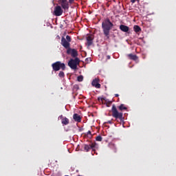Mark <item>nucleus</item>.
<instances>
[{"instance_id":"20e7f679","label":"nucleus","mask_w":176,"mask_h":176,"mask_svg":"<svg viewBox=\"0 0 176 176\" xmlns=\"http://www.w3.org/2000/svg\"><path fill=\"white\" fill-rule=\"evenodd\" d=\"M79 64V58H76L75 59H71L68 62V65L72 69H76L78 68V65Z\"/></svg>"},{"instance_id":"b1692460","label":"nucleus","mask_w":176,"mask_h":176,"mask_svg":"<svg viewBox=\"0 0 176 176\" xmlns=\"http://www.w3.org/2000/svg\"><path fill=\"white\" fill-rule=\"evenodd\" d=\"M131 2H132V3H134L135 2V0H131Z\"/></svg>"},{"instance_id":"f3484780","label":"nucleus","mask_w":176,"mask_h":176,"mask_svg":"<svg viewBox=\"0 0 176 176\" xmlns=\"http://www.w3.org/2000/svg\"><path fill=\"white\" fill-rule=\"evenodd\" d=\"M133 30H134L135 32H140V31H141V28H140V26H138V25H135L133 27Z\"/></svg>"},{"instance_id":"2eb2a0df","label":"nucleus","mask_w":176,"mask_h":176,"mask_svg":"<svg viewBox=\"0 0 176 176\" xmlns=\"http://www.w3.org/2000/svg\"><path fill=\"white\" fill-rule=\"evenodd\" d=\"M120 29L121 30V31H122L123 32H128L129 28L128 26H126L124 25H121L120 26Z\"/></svg>"},{"instance_id":"6ab92c4d","label":"nucleus","mask_w":176,"mask_h":176,"mask_svg":"<svg viewBox=\"0 0 176 176\" xmlns=\"http://www.w3.org/2000/svg\"><path fill=\"white\" fill-rule=\"evenodd\" d=\"M77 80L78 82H82L83 80V76H79L78 78H77Z\"/></svg>"},{"instance_id":"423d86ee","label":"nucleus","mask_w":176,"mask_h":176,"mask_svg":"<svg viewBox=\"0 0 176 176\" xmlns=\"http://www.w3.org/2000/svg\"><path fill=\"white\" fill-rule=\"evenodd\" d=\"M63 12L61 6H56L54 10V14L57 16H61V14H63Z\"/></svg>"},{"instance_id":"6e6552de","label":"nucleus","mask_w":176,"mask_h":176,"mask_svg":"<svg viewBox=\"0 0 176 176\" xmlns=\"http://www.w3.org/2000/svg\"><path fill=\"white\" fill-rule=\"evenodd\" d=\"M100 79L98 78H95L93 81H92V86H94V87H96V89H101V85L100 84Z\"/></svg>"},{"instance_id":"4468645a","label":"nucleus","mask_w":176,"mask_h":176,"mask_svg":"<svg viewBox=\"0 0 176 176\" xmlns=\"http://www.w3.org/2000/svg\"><path fill=\"white\" fill-rule=\"evenodd\" d=\"M109 148H110V149H112V151H113V152L115 153H116L118 148H116V146L115 145V144L113 143H109Z\"/></svg>"},{"instance_id":"a878e982","label":"nucleus","mask_w":176,"mask_h":176,"mask_svg":"<svg viewBox=\"0 0 176 176\" xmlns=\"http://www.w3.org/2000/svg\"><path fill=\"white\" fill-rule=\"evenodd\" d=\"M107 57H108V58H109H109H111V56H107Z\"/></svg>"},{"instance_id":"a211bd4d","label":"nucleus","mask_w":176,"mask_h":176,"mask_svg":"<svg viewBox=\"0 0 176 176\" xmlns=\"http://www.w3.org/2000/svg\"><path fill=\"white\" fill-rule=\"evenodd\" d=\"M119 109L120 111H124L126 109H127V107H126L124 106V104H121L120 107H119Z\"/></svg>"},{"instance_id":"f257e3e1","label":"nucleus","mask_w":176,"mask_h":176,"mask_svg":"<svg viewBox=\"0 0 176 176\" xmlns=\"http://www.w3.org/2000/svg\"><path fill=\"white\" fill-rule=\"evenodd\" d=\"M113 27V23L111 22V20L107 19H104L102 23V28L103 30V33L107 36V38H109V31L112 30Z\"/></svg>"},{"instance_id":"7ed1b4c3","label":"nucleus","mask_w":176,"mask_h":176,"mask_svg":"<svg viewBox=\"0 0 176 176\" xmlns=\"http://www.w3.org/2000/svg\"><path fill=\"white\" fill-rule=\"evenodd\" d=\"M52 68L54 71H60V69H65V64L61 63V62L58 61L52 64Z\"/></svg>"},{"instance_id":"0eeeda50","label":"nucleus","mask_w":176,"mask_h":176,"mask_svg":"<svg viewBox=\"0 0 176 176\" xmlns=\"http://www.w3.org/2000/svg\"><path fill=\"white\" fill-rule=\"evenodd\" d=\"M96 146H97V144L96 143L85 144L84 145V149L85 151H86V152H89L90 149H92V151H96Z\"/></svg>"},{"instance_id":"5701e85b","label":"nucleus","mask_w":176,"mask_h":176,"mask_svg":"<svg viewBox=\"0 0 176 176\" xmlns=\"http://www.w3.org/2000/svg\"><path fill=\"white\" fill-rule=\"evenodd\" d=\"M74 0H69V3H74Z\"/></svg>"},{"instance_id":"f03ea898","label":"nucleus","mask_w":176,"mask_h":176,"mask_svg":"<svg viewBox=\"0 0 176 176\" xmlns=\"http://www.w3.org/2000/svg\"><path fill=\"white\" fill-rule=\"evenodd\" d=\"M111 112H112V116L113 118H115L116 119H123V113H120L118 111V109H116V105H113L111 108Z\"/></svg>"},{"instance_id":"39448f33","label":"nucleus","mask_w":176,"mask_h":176,"mask_svg":"<svg viewBox=\"0 0 176 176\" xmlns=\"http://www.w3.org/2000/svg\"><path fill=\"white\" fill-rule=\"evenodd\" d=\"M58 5L63 10H68V9H69L68 0H58Z\"/></svg>"},{"instance_id":"1a4fd4ad","label":"nucleus","mask_w":176,"mask_h":176,"mask_svg":"<svg viewBox=\"0 0 176 176\" xmlns=\"http://www.w3.org/2000/svg\"><path fill=\"white\" fill-rule=\"evenodd\" d=\"M67 54H71L72 57H76L78 56V51L75 49H70L69 48L67 51Z\"/></svg>"},{"instance_id":"4be33fe9","label":"nucleus","mask_w":176,"mask_h":176,"mask_svg":"<svg viewBox=\"0 0 176 176\" xmlns=\"http://www.w3.org/2000/svg\"><path fill=\"white\" fill-rule=\"evenodd\" d=\"M96 141H102V138L101 136L96 137Z\"/></svg>"},{"instance_id":"aec40b11","label":"nucleus","mask_w":176,"mask_h":176,"mask_svg":"<svg viewBox=\"0 0 176 176\" xmlns=\"http://www.w3.org/2000/svg\"><path fill=\"white\" fill-rule=\"evenodd\" d=\"M58 76L60 78H64V73H63V72H60L59 74H58Z\"/></svg>"},{"instance_id":"9d476101","label":"nucleus","mask_w":176,"mask_h":176,"mask_svg":"<svg viewBox=\"0 0 176 176\" xmlns=\"http://www.w3.org/2000/svg\"><path fill=\"white\" fill-rule=\"evenodd\" d=\"M61 45L65 47V49H69V42L65 39V38L63 37L61 39Z\"/></svg>"},{"instance_id":"f8f14e48","label":"nucleus","mask_w":176,"mask_h":176,"mask_svg":"<svg viewBox=\"0 0 176 176\" xmlns=\"http://www.w3.org/2000/svg\"><path fill=\"white\" fill-rule=\"evenodd\" d=\"M93 39H94V37L91 34L89 35L87 37V45L88 46H91V45L93 43Z\"/></svg>"},{"instance_id":"ddd939ff","label":"nucleus","mask_w":176,"mask_h":176,"mask_svg":"<svg viewBox=\"0 0 176 176\" xmlns=\"http://www.w3.org/2000/svg\"><path fill=\"white\" fill-rule=\"evenodd\" d=\"M73 119L75 120V122H78V123L80 122L82 120L80 116H79L78 113L74 114Z\"/></svg>"},{"instance_id":"9b49d317","label":"nucleus","mask_w":176,"mask_h":176,"mask_svg":"<svg viewBox=\"0 0 176 176\" xmlns=\"http://www.w3.org/2000/svg\"><path fill=\"white\" fill-rule=\"evenodd\" d=\"M60 119H62V124L64 126H67V124H69V120L67 118H63V116H59Z\"/></svg>"},{"instance_id":"412c9836","label":"nucleus","mask_w":176,"mask_h":176,"mask_svg":"<svg viewBox=\"0 0 176 176\" xmlns=\"http://www.w3.org/2000/svg\"><path fill=\"white\" fill-rule=\"evenodd\" d=\"M66 41H67V42H71V36H66Z\"/></svg>"},{"instance_id":"393cba45","label":"nucleus","mask_w":176,"mask_h":176,"mask_svg":"<svg viewBox=\"0 0 176 176\" xmlns=\"http://www.w3.org/2000/svg\"><path fill=\"white\" fill-rule=\"evenodd\" d=\"M116 97H119V94H116Z\"/></svg>"},{"instance_id":"dca6fc26","label":"nucleus","mask_w":176,"mask_h":176,"mask_svg":"<svg viewBox=\"0 0 176 176\" xmlns=\"http://www.w3.org/2000/svg\"><path fill=\"white\" fill-rule=\"evenodd\" d=\"M129 58H130V60H138V57L136 56V55L132 54H129L127 55Z\"/></svg>"}]
</instances>
